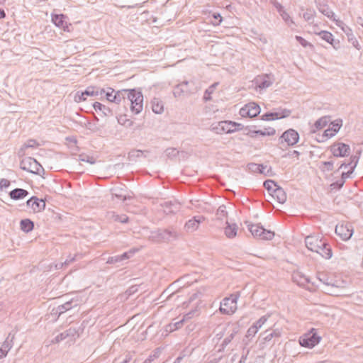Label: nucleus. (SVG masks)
<instances>
[{"label":"nucleus","mask_w":363,"mask_h":363,"mask_svg":"<svg viewBox=\"0 0 363 363\" xmlns=\"http://www.w3.org/2000/svg\"><path fill=\"white\" fill-rule=\"evenodd\" d=\"M300 155V152L296 150L289 151L284 157H289L291 158L296 157V160H298V157Z\"/></svg>","instance_id":"nucleus-42"},{"label":"nucleus","mask_w":363,"mask_h":363,"mask_svg":"<svg viewBox=\"0 0 363 363\" xmlns=\"http://www.w3.org/2000/svg\"><path fill=\"white\" fill-rule=\"evenodd\" d=\"M99 91L94 86H89L86 90L82 92H77L75 94L74 100L77 102L84 101L87 96H93L98 95Z\"/></svg>","instance_id":"nucleus-16"},{"label":"nucleus","mask_w":363,"mask_h":363,"mask_svg":"<svg viewBox=\"0 0 363 363\" xmlns=\"http://www.w3.org/2000/svg\"><path fill=\"white\" fill-rule=\"evenodd\" d=\"M152 109L157 114H160L164 111V105L161 100L154 99L152 101Z\"/></svg>","instance_id":"nucleus-25"},{"label":"nucleus","mask_w":363,"mask_h":363,"mask_svg":"<svg viewBox=\"0 0 363 363\" xmlns=\"http://www.w3.org/2000/svg\"><path fill=\"white\" fill-rule=\"evenodd\" d=\"M130 101V110L134 114L140 113L143 108V96L140 91L135 89H123Z\"/></svg>","instance_id":"nucleus-1"},{"label":"nucleus","mask_w":363,"mask_h":363,"mask_svg":"<svg viewBox=\"0 0 363 363\" xmlns=\"http://www.w3.org/2000/svg\"><path fill=\"white\" fill-rule=\"evenodd\" d=\"M315 252L321 255L325 259H330L333 256L331 247L325 241L323 242V246H320Z\"/></svg>","instance_id":"nucleus-19"},{"label":"nucleus","mask_w":363,"mask_h":363,"mask_svg":"<svg viewBox=\"0 0 363 363\" xmlns=\"http://www.w3.org/2000/svg\"><path fill=\"white\" fill-rule=\"evenodd\" d=\"M274 199H276L279 203H284L286 201V194L282 188L279 186L274 181Z\"/></svg>","instance_id":"nucleus-18"},{"label":"nucleus","mask_w":363,"mask_h":363,"mask_svg":"<svg viewBox=\"0 0 363 363\" xmlns=\"http://www.w3.org/2000/svg\"><path fill=\"white\" fill-rule=\"evenodd\" d=\"M335 233L342 240H348L353 234L352 225L349 223L338 224L335 228Z\"/></svg>","instance_id":"nucleus-7"},{"label":"nucleus","mask_w":363,"mask_h":363,"mask_svg":"<svg viewBox=\"0 0 363 363\" xmlns=\"http://www.w3.org/2000/svg\"><path fill=\"white\" fill-rule=\"evenodd\" d=\"M292 278L294 282L303 287H307L310 282L309 278L300 272L294 273Z\"/></svg>","instance_id":"nucleus-20"},{"label":"nucleus","mask_w":363,"mask_h":363,"mask_svg":"<svg viewBox=\"0 0 363 363\" xmlns=\"http://www.w3.org/2000/svg\"><path fill=\"white\" fill-rule=\"evenodd\" d=\"M219 126L225 133H230L235 130L236 123L231 121H222L219 123Z\"/></svg>","instance_id":"nucleus-28"},{"label":"nucleus","mask_w":363,"mask_h":363,"mask_svg":"<svg viewBox=\"0 0 363 363\" xmlns=\"http://www.w3.org/2000/svg\"><path fill=\"white\" fill-rule=\"evenodd\" d=\"M5 17V12L4 10L0 9V19Z\"/></svg>","instance_id":"nucleus-47"},{"label":"nucleus","mask_w":363,"mask_h":363,"mask_svg":"<svg viewBox=\"0 0 363 363\" xmlns=\"http://www.w3.org/2000/svg\"><path fill=\"white\" fill-rule=\"evenodd\" d=\"M280 140L281 143L284 141L289 146H293L298 143L299 135L296 130L289 129L283 133Z\"/></svg>","instance_id":"nucleus-8"},{"label":"nucleus","mask_w":363,"mask_h":363,"mask_svg":"<svg viewBox=\"0 0 363 363\" xmlns=\"http://www.w3.org/2000/svg\"><path fill=\"white\" fill-rule=\"evenodd\" d=\"M238 298L237 295H230L225 298L220 303V311L225 315L233 314L237 310Z\"/></svg>","instance_id":"nucleus-4"},{"label":"nucleus","mask_w":363,"mask_h":363,"mask_svg":"<svg viewBox=\"0 0 363 363\" xmlns=\"http://www.w3.org/2000/svg\"><path fill=\"white\" fill-rule=\"evenodd\" d=\"M332 127L330 128L333 130V132L337 133L342 125L341 121H336L335 123H332Z\"/></svg>","instance_id":"nucleus-41"},{"label":"nucleus","mask_w":363,"mask_h":363,"mask_svg":"<svg viewBox=\"0 0 363 363\" xmlns=\"http://www.w3.org/2000/svg\"><path fill=\"white\" fill-rule=\"evenodd\" d=\"M274 7L276 8L277 12L281 16L285 23L291 28L293 26H296L294 21L291 18L290 15L286 11L284 6L278 2L274 1Z\"/></svg>","instance_id":"nucleus-14"},{"label":"nucleus","mask_w":363,"mask_h":363,"mask_svg":"<svg viewBox=\"0 0 363 363\" xmlns=\"http://www.w3.org/2000/svg\"><path fill=\"white\" fill-rule=\"evenodd\" d=\"M336 134V133L333 132L330 128L326 129L323 135V140H327L328 138H332Z\"/></svg>","instance_id":"nucleus-37"},{"label":"nucleus","mask_w":363,"mask_h":363,"mask_svg":"<svg viewBox=\"0 0 363 363\" xmlns=\"http://www.w3.org/2000/svg\"><path fill=\"white\" fill-rule=\"evenodd\" d=\"M295 38L297 40V42L300 43L303 48L311 46V44L301 36L296 35Z\"/></svg>","instance_id":"nucleus-36"},{"label":"nucleus","mask_w":363,"mask_h":363,"mask_svg":"<svg viewBox=\"0 0 363 363\" xmlns=\"http://www.w3.org/2000/svg\"><path fill=\"white\" fill-rule=\"evenodd\" d=\"M346 286V282L343 280H333L330 281V283L325 282V293L332 296H342L343 290Z\"/></svg>","instance_id":"nucleus-3"},{"label":"nucleus","mask_w":363,"mask_h":363,"mask_svg":"<svg viewBox=\"0 0 363 363\" xmlns=\"http://www.w3.org/2000/svg\"><path fill=\"white\" fill-rule=\"evenodd\" d=\"M318 10L321 13L331 20L335 17L334 12L327 5H320Z\"/></svg>","instance_id":"nucleus-30"},{"label":"nucleus","mask_w":363,"mask_h":363,"mask_svg":"<svg viewBox=\"0 0 363 363\" xmlns=\"http://www.w3.org/2000/svg\"><path fill=\"white\" fill-rule=\"evenodd\" d=\"M273 334H274V335H278V334H277V333H276V332H275L274 330V332H273Z\"/></svg>","instance_id":"nucleus-48"},{"label":"nucleus","mask_w":363,"mask_h":363,"mask_svg":"<svg viewBox=\"0 0 363 363\" xmlns=\"http://www.w3.org/2000/svg\"><path fill=\"white\" fill-rule=\"evenodd\" d=\"M357 162H358V158L356 156H352V157H350V162H347V163H346V162L342 163L341 165L339 167V169H342V168H347L348 167H350L351 168V167L354 164H356V165H357Z\"/></svg>","instance_id":"nucleus-34"},{"label":"nucleus","mask_w":363,"mask_h":363,"mask_svg":"<svg viewBox=\"0 0 363 363\" xmlns=\"http://www.w3.org/2000/svg\"><path fill=\"white\" fill-rule=\"evenodd\" d=\"M26 204L33 213L41 212L45 208V201L39 199L35 196H33L28 200Z\"/></svg>","instance_id":"nucleus-13"},{"label":"nucleus","mask_w":363,"mask_h":363,"mask_svg":"<svg viewBox=\"0 0 363 363\" xmlns=\"http://www.w3.org/2000/svg\"><path fill=\"white\" fill-rule=\"evenodd\" d=\"M201 221V219H196V218L191 219L185 224V228L188 231L195 230L199 228Z\"/></svg>","instance_id":"nucleus-27"},{"label":"nucleus","mask_w":363,"mask_h":363,"mask_svg":"<svg viewBox=\"0 0 363 363\" xmlns=\"http://www.w3.org/2000/svg\"><path fill=\"white\" fill-rule=\"evenodd\" d=\"M272 120V114H266L263 116L262 118L258 123V127L262 128V130H257L256 133H260L262 135L269 134L271 129L270 122Z\"/></svg>","instance_id":"nucleus-15"},{"label":"nucleus","mask_w":363,"mask_h":363,"mask_svg":"<svg viewBox=\"0 0 363 363\" xmlns=\"http://www.w3.org/2000/svg\"><path fill=\"white\" fill-rule=\"evenodd\" d=\"M321 340V337L318 335L317 330L311 328L308 333L303 335L299 339V343L302 347L313 348Z\"/></svg>","instance_id":"nucleus-2"},{"label":"nucleus","mask_w":363,"mask_h":363,"mask_svg":"<svg viewBox=\"0 0 363 363\" xmlns=\"http://www.w3.org/2000/svg\"><path fill=\"white\" fill-rule=\"evenodd\" d=\"M66 16L63 14H52V21L58 28L62 29L65 32L71 31V23L66 21Z\"/></svg>","instance_id":"nucleus-12"},{"label":"nucleus","mask_w":363,"mask_h":363,"mask_svg":"<svg viewBox=\"0 0 363 363\" xmlns=\"http://www.w3.org/2000/svg\"><path fill=\"white\" fill-rule=\"evenodd\" d=\"M250 231L255 237H259L263 240H269L272 237V233L269 230H266L259 224H252L249 227Z\"/></svg>","instance_id":"nucleus-11"},{"label":"nucleus","mask_w":363,"mask_h":363,"mask_svg":"<svg viewBox=\"0 0 363 363\" xmlns=\"http://www.w3.org/2000/svg\"><path fill=\"white\" fill-rule=\"evenodd\" d=\"M330 117L328 116H323L320 118L315 122L314 128L315 130H313V131L315 132V130H318L325 128L330 122Z\"/></svg>","instance_id":"nucleus-24"},{"label":"nucleus","mask_w":363,"mask_h":363,"mask_svg":"<svg viewBox=\"0 0 363 363\" xmlns=\"http://www.w3.org/2000/svg\"><path fill=\"white\" fill-rule=\"evenodd\" d=\"M333 161L322 162L319 168L322 172H330L333 169Z\"/></svg>","instance_id":"nucleus-32"},{"label":"nucleus","mask_w":363,"mask_h":363,"mask_svg":"<svg viewBox=\"0 0 363 363\" xmlns=\"http://www.w3.org/2000/svg\"><path fill=\"white\" fill-rule=\"evenodd\" d=\"M21 167L23 170L33 174H40L43 172L41 164L34 158L26 157L21 162Z\"/></svg>","instance_id":"nucleus-5"},{"label":"nucleus","mask_w":363,"mask_h":363,"mask_svg":"<svg viewBox=\"0 0 363 363\" xmlns=\"http://www.w3.org/2000/svg\"><path fill=\"white\" fill-rule=\"evenodd\" d=\"M10 184V182L9 180L3 179L0 181V186L2 187H8Z\"/></svg>","instance_id":"nucleus-44"},{"label":"nucleus","mask_w":363,"mask_h":363,"mask_svg":"<svg viewBox=\"0 0 363 363\" xmlns=\"http://www.w3.org/2000/svg\"><path fill=\"white\" fill-rule=\"evenodd\" d=\"M316 34L319 35L323 40L330 43V45H333V47H335V45H333V35L330 32L326 30H321L320 32L317 33Z\"/></svg>","instance_id":"nucleus-26"},{"label":"nucleus","mask_w":363,"mask_h":363,"mask_svg":"<svg viewBox=\"0 0 363 363\" xmlns=\"http://www.w3.org/2000/svg\"><path fill=\"white\" fill-rule=\"evenodd\" d=\"M272 184V181H271V180H267L264 183V186L269 191V193L270 195H271L270 191H271Z\"/></svg>","instance_id":"nucleus-43"},{"label":"nucleus","mask_w":363,"mask_h":363,"mask_svg":"<svg viewBox=\"0 0 363 363\" xmlns=\"http://www.w3.org/2000/svg\"><path fill=\"white\" fill-rule=\"evenodd\" d=\"M122 91H115V90L111 87L106 89H102L101 93H104L106 99L110 102L119 103L121 101L120 94Z\"/></svg>","instance_id":"nucleus-17"},{"label":"nucleus","mask_w":363,"mask_h":363,"mask_svg":"<svg viewBox=\"0 0 363 363\" xmlns=\"http://www.w3.org/2000/svg\"><path fill=\"white\" fill-rule=\"evenodd\" d=\"M34 224L29 219L22 220L21 221V228L23 231L28 233L33 229Z\"/></svg>","instance_id":"nucleus-31"},{"label":"nucleus","mask_w":363,"mask_h":363,"mask_svg":"<svg viewBox=\"0 0 363 363\" xmlns=\"http://www.w3.org/2000/svg\"><path fill=\"white\" fill-rule=\"evenodd\" d=\"M324 241L319 235H308L305 238L306 247L315 252L318 251L320 246H323Z\"/></svg>","instance_id":"nucleus-9"},{"label":"nucleus","mask_w":363,"mask_h":363,"mask_svg":"<svg viewBox=\"0 0 363 363\" xmlns=\"http://www.w3.org/2000/svg\"><path fill=\"white\" fill-rule=\"evenodd\" d=\"M315 14V12L313 9H307L303 14V18L306 21L311 23L313 20Z\"/></svg>","instance_id":"nucleus-33"},{"label":"nucleus","mask_w":363,"mask_h":363,"mask_svg":"<svg viewBox=\"0 0 363 363\" xmlns=\"http://www.w3.org/2000/svg\"><path fill=\"white\" fill-rule=\"evenodd\" d=\"M259 112L260 108L255 103H249L240 110V114L242 117L253 118L257 116Z\"/></svg>","instance_id":"nucleus-10"},{"label":"nucleus","mask_w":363,"mask_h":363,"mask_svg":"<svg viewBox=\"0 0 363 363\" xmlns=\"http://www.w3.org/2000/svg\"><path fill=\"white\" fill-rule=\"evenodd\" d=\"M291 110L286 108H274V121L288 117L291 114Z\"/></svg>","instance_id":"nucleus-23"},{"label":"nucleus","mask_w":363,"mask_h":363,"mask_svg":"<svg viewBox=\"0 0 363 363\" xmlns=\"http://www.w3.org/2000/svg\"><path fill=\"white\" fill-rule=\"evenodd\" d=\"M333 21L335 22V25L341 28V30L344 32V29L345 28H349L348 26H347L342 21L336 19L335 17L332 19Z\"/></svg>","instance_id":"nucleus-39"},{"label":"nucleus","mask_w":363,"mask_h":363,"mask_svg":"<svg viewBox=\"0 0 363 363\" xmlns=\"http://www.w3.org/2000/svg\"><path fill=\"white\" fill-rule=\"evenodd\" d=\"M344 184H345L344 180L339 179V180L336 181L335 182H333L331 184V187L333 189H340L343 186Z\"/></svg>","instance_id":"nucleus-40"},{"label":"nucleus","mask_w":363,"mask_h":363,"mask_svg":"<svg viewBox=\"0 0 363 363\" xmlns=\"http://www.w3.org/2000/svg\"><path fill=\"white\" fill-rule=\"evenodd\" d=\"M344 33L345 34L347 35V40L357 50H360L361 49V46L357 40V39L356 38V37L354 36V35L353 34V32H352V30L351 29L350 27L349 28H345V29H344Z\"/></svg>","instance_id":"nucleus-21"},{"label":"nucleus","mask_w":363,"mask_h":363,"mask_svg":"<svg viewBox=\"0 0 363 363\" xmlns=\"http://www.w3.org/2000/svg\"><path fill=\"white\" fill-rule=\"evenodd\" d=\"M261 320H259L256 325H252L250 327L248 330L247 331V337H252L254 336L258 331V326L257 324L260 323Z\"/></svg>","instance_id":"nucleus-35"},{"label":"nucleus","mask_w":363,"mask_h":363,"mask_svg":"<svg viewBox=\"0 0 363 363\" xmlns=\"http://www.w3.org/2000/svg\"><path fill=\"white\" fill-rule=\"evenodd\" d=\"M320 280L321 281H323V284L325 285V282H328V284H329L330 281L333 280V279L327 277V278L320 279Z\"/></svg>","instance_id":"nucleus-46"},{"label":"nucleus","mask_w":363,"mask_h":363,"mask_svg":"<svg viewBox=\"0 0 363 363\" xmlns=\"http://www.w3.org/2000/svg\"><path fill=\"white\" fill-rule=\"evenodd\" d=\"M28 194L26 190L23 189H16L11 191L9 194L12 199L17 200L25 198Z\"/></svg>","instance_id":"nucleus-22"},{"label":"nucleus","mask_w":363,"mask_h":363,"mask_svg":"<svg viewBox=\"0 0 363 363\" xmlns=\"http://www.w3.org/2000/svg\"><path fill=\"white\" fill-rule=\"evenodd\" d=\"M238 228L235 224H228L225 228V234L229 238H235L237 235Z\"/></svg>","instance_id":"nucleus-29"},{"label":"nucleus","mask_w":363,"mask_h":363,"mask_svg":"<svg viewBox=\"0 0 363 363\" xmlns=\"http://www.w3.org/2000/svg\"><path fill=\"white\" fill-rule=\"evenodd\" d=\"M356 167V164H354L352 167H351V169H350L348 172H342V174H341V180H344V182H345V179L349 178L350 174L353 172L354 168Z\"/></svg>","instance_id":"nucleus-38"},{"label":"nucleus","mask_w":363,"mask_h":363,"mask_svg":"<svg viewBox=\"0 0 363 363\" xmlns=\"http://www.w3.org/2000/svg\"><path fill=\"white\" fill-rule=\"evenodd\" d=\"M213 16L215 19L218 20V21L216 23V25H219L222 22L223 18L219 13H214Z\"/></svg>","instance_id":"nucleus-45"},{"label":"nucleus","mask_w":363,"mask_h":363,"mask_svg":"<svg viewBox=\"0 0 363 363\" xmlns=\"http://www.w3.org/2000/svg\"><path fill=\"white\" fill-rule=\"evenodd\" d=\"M330 152L335 157H343L347 156L350 152L348 145L343 143H336L330 147Z\"/></svg>","instance_id":"nucleus-6"},{"label":"nucleus","mask_w":363,"mask_h":363,"mask_svg":"<svg viewBox=\"0 0 363 363\" xmlns=\"http://www.w3.org/2000/svg\"><path fill=\"white\" fill-rule=\"evenodd\" d=\"M277 211H278L279 213H281V210H277Z\"/></svg>","instance_id":"nucleus-49"}]
</instances>
